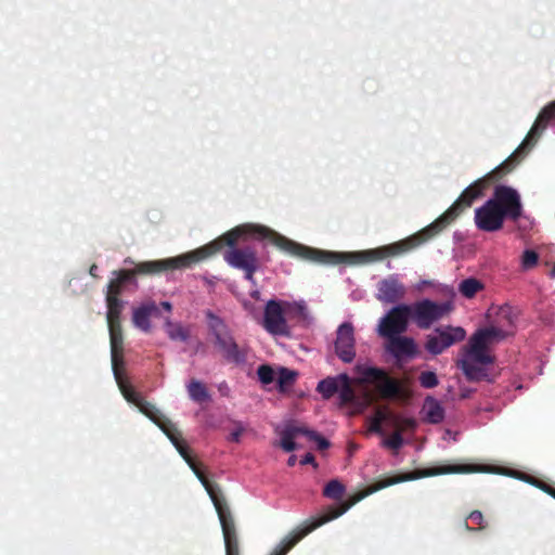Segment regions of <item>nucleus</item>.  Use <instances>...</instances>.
Segmentation results:
<instances>
[{
	"label": "nucleus",
	"mask_w": 555,
	"mask_h": 555,
	"mask_svg": "<svg viewBox=\"0 0 555 555\" xmlns=\"http://www.w3.org/2000/svg\"><path fill=\"white\" fill-rule=\"evenodd\" d=\"M248 238L257 241L267 240L282 251L307 261H326L330 257L334 256L292 241L268 227L255 223H244L231 229L212 242L199 247L198 249L209 247L211 254L198 260L196 263L216 255L223 246H228L229 249L223 254L225 262L232 268L243 271L247 281L254 282V275L260 267L257 250L251 246L236 247L238 242H245Z\"/></svg>",
	"instance_id": "nucleus-1"
},
{
	"label": "nucleus",
	"mask_w": 555,
	"mask_h": 555,
	"mask_svg": "<svg viewBox=\"0 0 555 555\" xmlns=\"http://www.w3.org/2000/svg\"><path fill=\"white\" fill-rule=\"evenodd\" d=\"M209 254H211L209 247H205L203 249H194L172 258L142 261L137 263L131 270H115L113 271L114 278L107 285L105 297L113 296L119 298L127 284L135 283V275H154L165 271L190 268L198 260L209 256Z\"/></svg>",
	"instance_id": "nucleus-2"
},
{
	"label": "nucleus",
	"mask_w": 555,
	"mask_h": 555,
	"mask_svg": "<svg viewBox=\"0 0 555 555\" xmlns=\"http://www.w3.org/2000/svg\"><path fill=\"white\" fill-rule=\"evenodd\" d=\"M522 215L519 193L507 185H496L493 196L475 210V224L485 232L503 228L504 220L517 221Z\"/></svg>",
	"instance_id": "nucleus-3"
},
{
	"label": "nucleus",
	"mask_w": 555,
	"mask_h": 555,
	"mask_svg": "<svg viewBox=\"0 0 555 555\" xmlns=\"http://www.w3.org/2000/svg\"><path fill=\"white\" fill-rule=\"evenodd\" d=\"M410 479H383L376 482L373 486L367 487L366 489L354 493L349 498L348 501L340 503L338 506H328L326 512L313 519L308 526L298 529L296 531L291 532L286 535L269 555H286L302 538L307 534L321 527L322 525L338 518L343 514H345L349 508H351L354 504L363 500L370 494L382 490L386 487L396 485L402 481H409Z\"/></svg>",
	"instance_id": "nucleus-4"
},
{
	"label": "nucleus",
	"mask_w": 555,
	"mask_h": 555,
	"mask_svg": "<svg viewBox=\"0 0 555 555\" xmlns=\"http://www.w3.org/2000/svg\"><path fill=\"white\" fill-rule=\"evenodd\" d=\"M427 242L428 241L425 237L423 231L420 230L418 232L398 242L359 253H335L318 249L321 253L331 254L334 256L330 257L326 261L314 262L323 264H335L345 261L350 263L380 261L387 257H397L410 253Z\"/></svg>",
	"instance_id": "nucleus-5"
},
{
	"label": "nucleus",
	"mask_w": 555,
	"mask_h": 555,
	"mask_svg": "<svg viewBox=\"0 0 555 555\" xmlns=\"http://www.w3.org/2000/svg\"><path fill=\"white\" fill-rule=\"evenodd\" d=\"M208 336L217 352L228 363H246L248 348L240 346L227 322L211 310L204 311Z\"/></svg>",
	"instance_id": "nucleus-6"
},
{
	"label": "nucleus",
	"mask_w": 555,
	"mask_h": 555,
	"mask_svg": "<svg viewBox=\"0 0 555 555\" xmlns=\"http://www.w3.org/2000/svg\"><path fill=\"white\" fill-rule=\"evenodd\" d=\"M555 122V100L544 106L539 113L534 124L516 151L496 167V171L511 172L522 157L537 144L543 131Z\"/></svg>",
	"instance_id": "nucleus-7"
},
{
	"label": "nucleus",
	"mask_w": 555,
	"mask_h": 555,
	"mask_svg": "<svg viewBox=\"0 0 555 555\" xmlns=\"http://www.w3.org/2000/svg\"><path fill=\"white\" fill-rule=\"evenodd\" d=\"M512 334L507 331L492 323L489 327L479 328L469 338V353L481 364H492L494 358L488 352V348Z\"/></svg>",
	"instance_id": "nucleus-8"
},
{
	"label": "nucleus",
	"mask_w": 555,
	"mask_h": 555,
	"mask_svg": "<svg viewBox=\"0 0 555 555\" xmlns=\"http://www.w3.org/2000/svg\"><path fill=\"white\" fill-rule=\"evenodd\" d=\"M188 465L201 481L210 500L212 501L218 514L222 532L236 529L234 518L231 514L230 507L227 504L225 498L222 494L221 488L207 478L205 473L202 470L199 463H197L195 460L191 461Z\"/></svg>",
	"instance_id": "nucleus-9"
},
{
	"label": "nucleus",
	"mask_w": 555,
	"mask_h": 555,
	"mask_svg": "<svg viewBox=\"0 0 555 555\" xmlns=\"http://www.w3.org/2000/svg\"><path fill=\"white\" fill-rule=\"evenodd\" d=\"M409 308L411 321L421 330L430 328L452 310L450 302H437L427 298L409 305Z\"/></svg>",
	"instance_id": "nucleus-10"
},
{
	"label": "nucleus",
	"mask_w": 555,
	"mask_h": 555,
	"mask_svg": "<svg viewBox=\"0 0 555 555\" xmlns=\"http://www.w3.org/2000/svg\"><path fill=\"white\" fill-rule=\"evenodd\" d=\"M360 383L376 384L380 398L392 399L402 398L405 395L402 384L390 377L387 372L379 367L369 366L361 371Z\"/></svg>",
	"instance_id": "nucleus-11"
},
{
	"label": "nucleus",
	"mask_w": 555,
	"mask_h": 555,
	"mask_svg": "<svg viewBox=\"0 0 555 555\" xmlns=\"http://www.w3.org/2000/svg\"><path fill=\"white\" fill-rule=\"evenodd\" d=\"M435 334L427 335L425 349L433 356L441 354L448 348L463 341L466 338V331L462 326L443 325L434 331Z\"/></svg>",
	"instance_id": "nucleus-12"
},
{
	"label": "nucleus",
	"mask_w": 555,
	"mask_h": 555,
	"mask_svg": "<svg viewBox=\"0 0 555 555\" xmlns=\"http://www.w3.org/2000/svg\"><path fill=\"white\" fill-rule=\"evenodd\" d=\"M411 321L408 304L392 307L379 321L378 333L382 337L402 335L408 331Z\"/></svg>",
	"instance_id": "nucleus-13"
},
{
	"label": "nucleus",
	"mask_w": 555,
	"mask_h": 555,
	"mask_svg": "<svg viewBox=\"0 0 555 555\" xmlns=\"http://www.w3.org/2000/svg\"><path fill=\"white\" fill-rule=\"evenodd\" d=\"M284 305L288 306L282 301L271 299L264 307L262 326L271 335L291 336V328L285 318Z\"/></svg>",
	"instance_id": "nucleus-14"
},
{
	"label": "nucleus",
	"mask_w": 555,
	"mask_h": 555,
	"mask_svg": "<svg viewBox=\"0 0 555 555\" xmlns=\"http://www.w3.org/2000/svg\"><path fill=\"white\" fill-rule=\"evenodd\" d=\"M473 201L467 197L462 201V195L434 222L423 228L422 231L427 241L433 240L452 223L466 208L473 205Z\"/></svg>",
	"instance_id": "nucleus-15"
},
{
	"label": "nucleus",
	"mask_w": 555,
	"mask_h": 555,
	"mask_svg": "<svg viewBox=\"0 0 555 555\" xmlns=\"http://www.w3.org/2000/svg\"><path fill=\"white\" fill-rule=\"evenodd\" d=\"M298 435H304L310 441L315 442L318 449L321 451L326 450L330 447V441L326 438H324L323 436H321L319 433H317L314 430H310L305 427L295 426V427L286 428L282 433V437H281L282 449L286 452H292V451L296 450L297 446L294 440Z\"/></svg>",
	"instance_id": "nucleus-16"
},
{
	"label": "nucleus",
	"mask_w": 555,
	"mask_h": 555,
	"mask_svg": "<svg viewBox=\"0 0 555 555\" xmlns=\"http://www.w3.org/2000/svg\"><path fill=\"white\" fill-rule=\"evenodd\" d=\"M335 352L337 357L345 363H350L356 357L354 334L351 323H343L337 328V337L335 340Z\"/></svg>",
	"instance_id": "nucleus-17"
},
{
	"label": "nucleus",
	"mask_w": 555,
	"mask_h": 555,
	"mask_svg": "<svg viewBox=\"0 0 555 555\" xmlns=\"http://www.w3.org/2000/svg\"><path fill=\"white\" fill-rule=\"evenodd\" d=\"M386 338V351L398 361L412 359L417 354V346L412 337L396 335Z\"/></svg>",
	"instance_id": "nucleus-18"
},
{
	"label": "nucleus",
	"mask_w": 555,
	"mask_h": 555,
	"mask_svg": "<svg viewBox=\"0 0 555 555\" xmlns=\"http://www.w3.org/2000/svg\"><path fill=\"white\" fill-rule=\"evenodd\" d=\"M463 358L457 361V366L462 370L466 378L470 382H479L488 377L486 364L478 362L470 353L469 346L462 348Z\"/></svg>",
	"instance_id": "nucleus-19"
},
{
	"label": "nucleus",
	"mask_w": 555,
	"mask_h": 555,
	"mask_svg": "<svg viewBox=\"0 0 555 555\" xmlns=\"http://www.w3.org/2000/svg\"><path fill=\"white\" fill-rule=\"evenodd\" d=\"M405 295V287L396 278H387L378 283L377 298L382 302L395 304Z\"/></svg>",
	"instance_id": "nucleus-20"
},
{
	"label": "nucleus",
	"mask_w": 555,
	"mask_h": 555,
	"mask_svg": "<svg viewBox=\"0 0 555 555\" xmlns=\"http://www.w3.org/2000/svg\"><path fill=\"white\" fill-rule=\"evenodd\" d=\"M107 325H108V332H109L112 366L119 367V365L124 364V360H122L124 336H122L121 323L107 324Z\"/></svg>",
	"instance_id": "nucleus-21"
},
{
	"label": "nucleus",
	"mask_w": 555,
	"mask_h": 555,
	"mask_svg": "<svg viewBox=\"0 0 555 555\" xmlns=\"http://www.w3.org/2000/svg\"><path fill=\"white\" fill-rule=\"evenodd\" d=\"M507 172L503 170L496 171V168L493 169L488 176L478 179L469 186H467L461 194L462 201L467 197L468 199L475 202L477 198L483 195V191L489 186L490 180L500 179Z\"/></svg>",
	"instance_id": "nucleus-22"
},
{
	"label": "nucleus",
	"mask_w": 555,
	"mask_h": 555,
	"mask_svg": "<svg viewBox=\"0 0 555 555\" xmlns=\"http://www.w3.org/2000/svg\"><path fill=\"white\" fill-rule=\"evenodd\" d=\"M138 409L153 423H155L164 434L165 430L168 431L176 425L169 418H167L154 404L145 401L144 399H142V401H139Z\"/></svg>",
	"instance_id": "nucleus-23"
},
{
	"label": "nucleus",
	"mask_w": 555,
	"mask_h": 555,
	"mask_svg": "<svg viewBox=\"0 0 555 555\" xmlns=\"http://www.w3.org/2000/svg\"><path fill=\"white\" fill-rule=\"evenodd\" d=\"M490 313H493L494 315L492 323L507 331H512L517 319V311L512 306L505 304L503 306L492 308Z\"/></svg>",
	"instance_id": "nucleus-24"
},
{
	"label": "nucleus",
	"mask_w": 555,
	"mask_h": 555,
	"mask_svg": "<svg viewBox=\"0 0 555 555\" xmlns=\"http://www.w3.org/2000/svg\"><path fill=\"white\" fill-rule=\"evenodd\" d=\"M158 308L155 302H149L134 309L132 315L133 324L144 332H150L151 322L150 318L152 314L157 313Z\"/></svg>",
	"instance_id": "nucleus-25"
},
{
	"label": "nucleus",
	"mask_w": 555,
	"mask_h": 555,
	"mask_svg": "<svg viewBox=\"0 0 555 555\" xmlns=\"http://www.w3.org/2000/svg\"><path fill=\"white\" fill-rule=\"evenodd\" d=\"M165 435L168 437V439L175 446V448L177 449L179 454L183 457V460L188 464L194 460V457L191 454V449L184 441L181 431L178 429V427L176 425L172 428H170L168 431L165 430Z\"/></svg>",
	"instance_id": "nucleus-26"
},
{
	"label": "nucleus",
	"mask_w": 555,
	"mask_h": 555,
	"mask_svg": "<svg viewBox=\"0 0 555 555\" xmlns=\"http://www.w3.org/2000/svg\"><path fill=\"white\" fill-rule=\"evenodd\" d=\"M425 420L430 424H439L444 418V409L435 398L427 397L424 403Z\"/></svg>",
	"instance_id": "nucleus-27"
},
{
	"label": "nucleus",
	"mask_w": 555,
	"mask_h": 555,
	"mask_svg": "<svg viewBox=\"0 0 555 555\" xmlns=\"http://www.w3.org/2000/svg\"><path fill=\"white\" fill-rule=\"evenodd\" d=\"M113 371H114V375H115L116 382L118 384V387H119L122 396L125 397V399L128 402H131L138 406L139 401H142L143 398L140 396V393H138L133 389V387L129 383H127L122 378L119 367H113Z\"/></svg>",
	"instance_id": "nucleus-28"
},
{
	"label": "nucleus",
	"mask_w": 555,
	"mask_h": 555,
	"mask_svg": "<svg viewBox=\"0 0 555 555\" xmlns=\"http://www.w3.org/2000/svg\"><path fill=\"white\" fill-rule=\"evenodd\" d=\"M340 405L354 404L357 396L351 384V379L347 374H340V385L338 390Z\"/></svg>",
	"instance_id": "nucleus-29"
},
{
	"label": "nucleus",
	"mask_w": 555,
	"mask_h": 555,
	"mask_svg": "<svg viewBox=\"0 0 555 555\" xmlns=\"http://www.w3.org/2000/svg\"><path fill=\"white\" fill-rule=\"evenodd\" d=\"M107 313L106 320L107 324H116L121 323L120 315L125 306V302L116 297H105Z\"/></svg>",
	"instance_id": "nucleus-30"
},
{
	"label": "nucleus",
	"mask_w": 555,
	"mask_h": 555,
	"mask_svg": "<svg viewBox=\"0 0 555 555\" xmlns=\"http://www.w3.org/2000/svg\"><path fill=\"white\" fill-rule=\"evenodd\" d=\"M340 385V374L334 377H326L319 382L317 391L322 395L324 399H331L338 392Z\"/></svg>",
	"instance_id": "nucleus-31"
},
{
	"label": "nucleus",
	"mask_w": 555,
	"mask_h": 555,
	"mask_svg": "<svg viewBox=\"0 0 555 555\" xmlns=\"http://www.w3.org/2000/svg\"><path fill=\"white\" fill-rule=\"evenodd\" d=\"M485 288V285L481 281L476 278H468L459 284V292L465 298L472 299L476 296V294Z\"/></svg>",
	"instance_id": "nucleus-32"
},
{
	"label": "nucleus",
	"mask_w": 555,
	"mask_h": 555,
	"mask_svg": "<svg viewBox=\"0 0 555 555\" xmlns=\"http://www.w3.org/2000/svg\"><path fill=\"white\" fill-rule=\"evenodd\" d=\"M188 392L190 398L195 402H205L210 399L205 384L197 379H191L188 384Z\"/></svg>",
	"instance_id": "nucleus-33"
},
{
	"label": "nucleus",
	"mask_w": 555,
	"mask_h": 555,
	"mask_svg": "<svg viewBox=\"0 0 555 555\" xmlns=\"http://www.w3.org/2000/svg\"><path fill=\"white\" fill-rule=\"evenodd\" d=\"M165 325L167 335L171 340L186 341L189 339L190 331L180 323H173L167 320Z\"/></svg>",
	"instance_id": "nucleus-34"
},
{
	"label": "nucleus",
	"mask_w": 555,
	"mask_h": 555,
	"mask_svg": "<svg viewBox=\"0 0 555 555\" xmlns=\"http://www.w3.org/2000/svg\"><path fill=\"white\" fill-rule=\"evenodd\" d=\"M225 555H240V541L236 529L222 532Z\"/></svg>",
	"instance_id": "nucleus-35"
},
{
	"label": "nucleus",
	"mask_w": 555,
	"mask_h": 555,
	"mask_svg": "<svg viewBox=\"0 0 555 555\" xmlns=\"http://www.w3.org/2000/svg\"><path fill=\"white\" fill-rule=\"evenodd\" d=\"M345 491V486L339 480L333 479L325 485L323 489V495L325 498L338 501L344 496Z\"/></svg>",
	"instance_id": "nucleus-36"
},
{
	"label": "nucleus",
	"mask_w": 555,
	"mask_h": 555,
	"mask_svg": "<svg viewBox=\"0 0 555 555\" xmlns=\"http://www.w3.org/2000/svg\"><path fill=\"white\" fill-rule=\"evenodd\" d=\"M487 527L483 515L480 511H473L467 519L463 522V528L466 531L482 530Z\"/></svg>",
	"instance_id": "nucleus-37"
},
{
	"label": "nucleus",
	"mask_w": 555,
	"mask_h": 555,
	"mask_svg": "<svg viewBox=\"0 0 555 555\" xmlns=\"http://www.w3.org/2000/svg\"><path fill=\"white\" fill-rule=\"evenodd\" d=\"M297 373L286 367H281L278 373V388L281 392H284L289 388L296 380Z\"/></svg>",
	"instance_id": "nucleus-38"
},
{
	"label": "nucleus",
	"mask_w": 555,
	"mask_h": 555,
	"mask_svg": "<svg viewBox=\"0 0 555 555\" xmlns=\"http://www.w3.org/2000/svg\"><path fill=\"white\" fill-rule=\"evenodd\" d=\"M418 382L423 388L431 389L439 385L437 374L431 371L422 372L418 376Z\"/></svg>",
	"instance_id": "nucleus-39"
},
{
	"label": "nucleus",
	"mask_w": 555,
	"mask_h": 555,
	"mask_svg": "<svg viewBox=\"0 0 555 555\" xmlns=\"http://www.w3.org/2000/svg\"><path fill=\"white\" fill-rule=\"evenodd\" d=\"M257 375L259 380L264 385L271 384L275 379V373L268 364L259 365L257 369Z\"/></svg>",
	"instance_id": "nucleus-40"
},
{
	"label": "nucleus",
	"mask_w": 555,
	"mask_h": 555,
	"mask_svg": "<svg viewBox=\"0 0 555 555\" xmlns=\"http://www.w3.org/2000/svg\"><path fill=\"white\" fill-rule=\"evenodd\" d=\"M539 260V256L534 250L527 249L524 251L521 257V266L524 269L528 270L537 266Z\"/></svg>",
	"instance_id": "nucleus-41"
},
{
	"label": "nucleus",
	"mask_w": 555,
	"mask_h": 555,
	"mask_svg": "<svg viewBox=\"0 0 555 555\" xmlns=\"http://www.w3.org/2000/svg\"><path fill=\"white\" fill-rule=\"evenodd\" d=\"M383 444L386 448H389L392 450L400 449L403 446V438H402V434H400V430H395L393 434L389 438L384 440Z\"/></svg>",
	"instance_id": "nucleus-42"
},
{
	"label": "nucleus",
	"mask_w": 555,
	"mask_h": 555,
	"mask_svg": "<svg viewBox=\"0 0 555 555\" xmlns=\"http://www.w3.org/2000/svg\"><path fill=\"white\" fill-rule=\"evenodd\" d=\"M417 426L416 421L413 417H402L400 416L399 429L400 434L405 430H414Z\"/></svg>",
	"instance_id": "nucleus-43"
},
{
	"label": "nucleus",
	"mask_w": 555,
	"mask_h": 555,
	"mask_svg": "<svg viewBox=\"0 0 555 555\" xmlns=\"http://www.w3.org/2000/svg\"><path fill=\"white\" fill-rule=\"evenodd\" d=\"M391 414V411L387 408H377L374 413V418L378 422L386 423Z\"/></svg>",
	"instance_id": "nucleus-44"
},
{
	"label": "nucleus",
	"mask_w": 555,
	"mask_h": 555,
	"mask_svg": "<svg viewBox=\"0 0 555 555\" xmlns=\"http://www.w3.org/2000/svg\"><path fill=\"white\" fill-rule=\"evenodd\" d=\"M531 483L537 486L539 489H541L542 491H544L545 493L550 494L552 498L555 499V489L553 487H551L550 485H547L543 481H540V480H534Z\"/></svg>",
	"instance_id": "nucleus-45"
},
{
	"label": "nucleus",
	"mask_w": 555,
	"mask_h": 555,
	"mask_svg": "<svg viewBox=\"0 0 555 555\" xmlns=\"http://www.w3.org/2000/svg\"><path fill=\"white\" fill-rule=\"evenodd\" d=\"M243 431H244V428L242 426H238L235 430H233L230 434L229 440L232 442H240Z\"/></svg>",
	"instance_id": "nucleus-46"
},
{
	"label": "nucleus",
	"mask_w": 555,
	"mask_h": 555,
	"mask_svg": "<svg viewBox=\"0 0 555 555\" xmlns=\"http://www.w3.org/2000/svg\"><path fill=\"white\" fill-rule=\"evenodd\" d=\"M386 423H388L391 427H393L395 430H398L399 423H400V415H397L393 412H391V414Z\"/></svg>",
	"instance_id": "nucleus-47"
},
{
	"label": "nucleus",
	"mask_w": 555,
	"mask_h": 555,
	"mask_svg": "<svg viewBox=\"0 0 555 555\" xmlns=\"http://www.w3.org/2000/svg\"><path fill=\"white\" fill-rule=\"evenodd\" d=\"M301 465L312 464L313 466H317L315 457L312 453H307L300 461Z\"/></svg>",
	"instance_id": "nucleus-48"
},
{
	"label": "nucleus",
	"mask_w": 555,
	"mask_h": 555,
	"mask_svg": "<svg viewBox=\"0 0 555 555\" xmlns=\"http://www.w3.org/2000/svg\"><path fill=\"white\" fill-rule=\"evenodd\" d=\"M370 429L372 431H375V433H378V434H383L382 423L378 422L377 420H375L374 417H372V420H371Z\"/></svg>",
	"instance_id": "nucleus-49"
},
{
	"label": "nucleus",
	"mask_w": 555,
	"mask_h": 555,
	"mask_svg": "<svg viewBox=\"0 0 555 555\" xmlns=\"http://www.w3.org/2000/svg\"><path fill=\"white\" fill-rule=\"evenodd\" d=\"M374 400H375V397H374L373 393H371V392H366L365 393V402H366V404L373 403Z\"/></svg>",
	"instance_id": "nucleus-50"
},
{
	"label": "nucleus",
	"mask_w": 555,
	"mask_h": 555,
	"mask_svg": "<svg viewBox=\"0 0 555 555\" xmlns=\"http://www.w3.org/2000/svg\"><path fill=\"white\" fill-rule=\"evenodd\" d=\"M162 307H163L165 310L169 311V312H170V311H171V309H172L171 304H170V302H168V301H163V302H162Z\"/></svg>",
	"instance_id": "nucleus-51"
},
{
	"label": "nucleus",
	"mask_w": 555,
	"mask_h": 555,
	"mask_svg": "<svg viewBox=\"0 0 555 555\" xmlns=\"http://www.w3.org/2000/svg\"><path fill=\"white\" fill-rule=\"evenodd\" d=\"M96 270H98V267L95 264H92L90 270H89L90 275L95 278L96 276V273H95Z\"/></svg>",
	"instance_id": "nucleus-52"
},
{
	"label": "nucleus",
	"mask_w": 555,
	"mask_h": 555,
	"mask_svg": "<svg viewBox=\"0 0 555 555\" xmlns=\"http://www.w3.org/2000/svg\"><path fill=\"white\" fill-rule=\"evenodd\" d=\"M296 456L295 455H292L288 461H287V465L288 466H294L296 464Z\"/></svg>",
	"instance_id": "nucleus-53"
},
{
	"label": "nucleus",
	"mask_w": 555,
	"mask_h": 555,
	"mask_svg": "<svg viewBox=\"0 0 555 555\" xmlns=\"http://www.w3.org/2000/svg\"><path fill=\"white\" fill-rule=\"evenodd\" d=\"M550 276H551L552 279H555V266H554V267H553V269L551 270V272H550Z\"/></svg>",
	"instance_id": "nucleus-54"
},
{
	"label": "nucleus",
	"mask_w": 555,
	"mask_h": 555,
	"mask_svg": "<svg viewBox=\"0 0 555 555\" xmlns=\"http://www.w3.org/2000/svg\"><path fill=\"white\" fill-rule=\"evenodd\" d=\"M126 263H133V261L130 258L125 259Z\"/></svg>",
	"instance_id": "nucleus-55"
}]
</instances>
